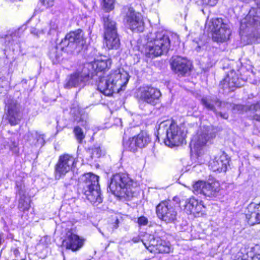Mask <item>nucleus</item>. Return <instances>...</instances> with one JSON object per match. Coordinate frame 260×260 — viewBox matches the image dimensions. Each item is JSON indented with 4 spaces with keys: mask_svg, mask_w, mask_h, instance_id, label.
I'll list each match as a JSON object with an SVG mask.
<instances>
[{
    "mask_svg": "<svg viewBox=\"0 0 260 260\" xmlns=\"http://www.w3.org/2000/svg\"><path fill=\"white\" fill-rule=\"evenodd\" d=\"M158 133L166 134L167 138L165 140V143L170 147L181 145L186 137V131L184 127L179 126L168 120L160 123Z\"/></svg>",
    "mask_w": 260,
    "mask_h": 260,
    "instance_id": "1",
    "label": "nucleus"
},
{
    "mask_svg": "<svg viewBox=\"0 0 260 260\" xmlns=\"http://www.w3.org/2000/svg\"><path fill=\"white\" fill-rule=\"evenodd\" d=\"M109 188L113 194L119 197H132L134 192L133 180L127 174L124 173L114 175Z\"/></svg>",
    "mask_w": 260,
    "mask_h": 260,
    "instance_id": "2",
    "label": "nucleus"
},
{
    "mask_svg": "<svg viewBox=\"0 0 260 260\" xmlns=\"http://www.w3.org/2000/svg\"><path fill=\"white\" fill-rule=\"evenodd\" d=\"M62 49L79 52L87 49V44L82 30L79 29L68 34L60 43Z\"/></svg>",
    "mask_w": 260,
    "mask_h": 260,
    "instance_id": "3",
    "label": "nucleus"
},
{
    "mask_svg": "<svg viewBox=\"0 0 260 260\" xmlns=\"http://www.w3.org/2000/svg\"><path fill=\"white\" fill-rule=\"evenodd\" d=\"M92 66L90 63H86L79 66L75 72L67 78L64 87L70 89L83 86L90 76V68Z\"/></svg>",
    "mask_w": 260,
    "mask_h": 260,
    "instance_id": "4",
    "label": "nucleus"
},
{
    "mask_svg": "<svg viewBox=\"0 0 260 260\" xmlns=\"http://www.w3.org/2000/svg\"><path fill=\"white\" fill-rule=\"evenodd\" d=\"M141 241L145 247L152 253H169L171 250L170 243L156 235L145 233Z\"/></svg>",
    "mask_w": 260,
    "mask_h": 260,
    "instance_id": "5",
    "label": "nucleus"
},
{
    "mask_svg": "<svg viewBox=\"0 0 260 260\" xmlns=\"http://www.w3.org/2000/svg\"><path fill=\"white\" fill-rule=\"evenodd\" d=\"M76 164V159L73 156L68 154L60 155L55 166V178L59 179L64 176L75 167Z\"/></svg>",
    "mask_w": 260,
    "mask_h": 260,
    "instance_id": "6",
    "label": "nucleus"
},
{
    "mask_svg": "<svg viewBox=\"0 0 260 260\" xmlns=\"http://www.w3.org/2000/svg\"><path fill=\"white\" fill-rule=\"evenodd\" d=\"M124 21L132 31L142 32L144 30V23L142 15L135 12L132 8H128Z\"/></svg>",
    "mask_w": 260,
    "mask_h": 260,
    "instance_id": "7",
    "label": "nucleus"
},
{
    "mask_svg": "<svg viewBox=\"0 0 260 260\" xmlns=\"http://www.w3.org/2000/svg\"><path fill=\"white\" fill-rule=\"evenodd\" d=\"M254 28L260 29V9L252 8L241 22L240 30L244 32L246 29Z\"/></svg>",
    "mask_w": 260,
    "mask_h": 260,
    "instance_id": "8",
    "label": "nucleus"
},
{
    "mask_svg": "<svg viewBox=\"0 0 260 260\" xmlns=\"http://www.w3.org/2000/svg\"><path fill=\"white\" fill-rule=\"evenodd\" d=\"M158 217L166 223H171L176 219L177 212L175 209L167 202L159 203L156 208Z\"/></svg>",
    "mask_w": 260,
    "mask_h": 260,
    "instance_id": "9",
    "label": "nucleus"
},
{
    "mask_svg": "<svg viewBox=\"0 0 260 260\" xmlns=\"http://www.w3.org/2000/svg\"><path fill=\"white\" fill-rule=\"evenodd\" d=\"M201 103L203 106L209 110L213 111L217 116H219L223 119L228 118V114L226 113H222L217 112L215 106L219 109L228 108L229 104L225 102L220 101L216 97H203L201 99Z\"/></svg>",
    "mask_w": 260,
    "mask_h": 260,
    "instance_id": "10",
    "label": "nucleus"
},
{
    "mask_svg": "<svg viewBox=\"0 0 260 260\" xmlns=\"http://www.w3.org/2000/svg\"><path fill=\"white\" fill-rule=\"evenodd\" d=\"M7 118L11 125L17 124L21 119L20 106L16 101L8 100L6 103Z\"/></svg>",
    "mask_w": 260,
    "mask_h": 260,
    "instance_id": "11",
    "label": "nucleus"
},
{
    "mask_svg": "<svg viewBox=\"0 0 260 260\" xmlns=\"http://www.w3.org/2000/svg\"><path fill=\"white\" fill-rule=\"evenodd\" d=\"M110 80H111V83L113 84V91L117 90H123V87H124L127 83L129 78L128 73L120 69H118L110 75Z\"/></svg>",
    "mask_w": 260,
    "mask_h": 260,
    "instance_id": "12",
    "label": "nucleus"
},
{
    "mask_svg": "<svg viewBox=\"0 0 260 260\" xmlns=\"http://www.w3.org/2000/svg\"><path fill=\"white\" fill-rule=\"evenodd\" d=\"M244 81L238 77L237 73L232 70L220 82V86L223 89H229L233 91L235 88L243 85Z\"/></svg>",
    "mask_w": 260,
    "mask_h": 260,
    "instance_id": "13",
    "label": "nucleus"
},
{
    "mask_svg": "<svg viewBox=\"0 0 260 260\" xmlns=\"http://www.w3.org/2000/svg\"><path fill=\"white\" fill-rule=\"evenodd\" d=\"M62 245L66 249L75 251L83 246V241L77 235L73 233L71 230H69L66 233V236L62 241Z\"/></svg>",
    "mask_w": 260,
    "mask_h": 260,
    "instance_id": "14",
    "label": "nucleus"
},
{
    "mask_svg": "<svg viewBox=\"0 0 260 260\" xmlns=\"http://www.w3.org/2000/svg\"><path fill=\"white\" fill-rule=\"evenodd\" d=\"M161 96L160 91L154 87L146 86L141 92L140 98L148 104L155 105Z\"/></svg>",
    "mask_w": 260,
    "mask_h": 260,
    "instance_id": "15",
    "label": "nucleus"
},
{
    "mask_svg": "<svg viewBox=\"0 0 260 260\" xmlns=\"http://www.w3.org/2000/svg\"><path fill=\"white\" fill-rule=\"evenodd\" d=\"M229 160L224 153L215 156L209 161V167L213 172H225Z\"/></svg>",
    "mask_w": 260,
    "mask_h": 260,
    "instance_id": "16",
    "label": "nucleus"
},
{
    "mask_svg": "<svg viewBox=\"0 0 260 260\" xmlns=\"http://www.w3.org/2000/svg\"><path fill=\"white\" fill-rule=\"evenodd\" d=\"M99 178V176L91 173L83 175L81 177V191L90 190L92 188L100 187Z\"/></svg>",
    "mask_w": 260,
    "mask_h": 260,
    "instance_id": "17",
    "label": "nucleus"
},
{
    "mask_svg": "<svg viewBox=\"0 0 260 260\" xmlns=\"http://www.w3.org/2000/svg\"><path fill=\"white\" fill-rule=\"evenodd\" d=\"M172 59V69L176 73L184 75L190 70L191 63L185 58L176 56L173 57Z\"/></svg>",
    "mask_w": 260,
    "mask_h": 260,
    "instance_id": "18",
    "label": "nucleus"
},
{
    "mask_svg": "<svg viewBox=\"0 0 260 260\" xmlns=\"http://www.w3.org/2000/svg\"><path fill=\"white\" fill-rule=\"evenodd\" d=\"M104 73L98 74L99 80L98 81V89L101 92L106 95H111L113 91V84H111L110 80V76L107 77L104 76Z\"/></svg>",
    "mask_w": 260,
    "mask_h": 260,
    "instance_id": "19",
    "label": "nucleus"
},
{
    "mask_svg": "<svg viewBox=\"0 0 260 260\" xmlns=\"http://www.w3.org/2000/svg\"><path fill=\"white\" fill-rule=\"evenodd\" d=\"M149 35L150 37H154V42L165 53L168 51L170 47V40L166 32L164 31L151 32Z\"/></svg>",
    "mask_w": 260,
    "mask_h": 260,
    "instance_id": "20",
    "label": "nucleus"
},
{
    "mask_svg": "<svg viewBox=\"0 0 260 260\" xmlns=\"http://www.w3.org/2000/svg\"><path fill=\"white\" fill-rule=\"evenodd\" d=\"M245 216L248 223L250 225L260 223V215L257 211V204L250 203L245 211Z\"/></svg>",
    "mask_w": 260,
    "mask_h": 260,
    "instance_id": "21",
    "label": "nucleus"
},
{
    "mask_svg": "<svg viewBox=\"0 0 260 260\" xmlns=\"http://www.w3.org/2000/svg\"><path fill=\"white\" fill-rule=\"evenodd\" d=\"M145 53L149 57L158 56L165 53L160 46L154 42V37L147 35V42L145 46Z\"/></svg>",
    "mask_w": 260,
    "mask_h": 260,
    "instance_id": "22",
    "label": "nucleus"
},
{
    "mask_svg": "<svg viewBox=\"0 0 260 260\" xmlns=\"http://www.w3.org/2000/svg\"><path fill=\"white\" fill-rule=\"evenodd\" d=\"M86 199L93 205H98L103 201L100 187L92 188L90 190L81 191Z\"/></svg>",
    "mask_w": 260,
    "mask_h": 260,
    "instance_id": "23",
    "label": "nucleus"
},
{
    "mask_svg": "<svg viewBox=\"0 0 260 260\" xmlns=\"http://www.w3.org/2000/svg\"><path fill=\"white\" fill-rule=\"evenodd\" d=\"M207 141L208 136L206 134H197L194 136L190 143L191 151L198 153Z\"/></svg>",
    "mask_w": 260,
    "mask_h": 260,
    "instance_id": "24",
    "label": "nucleus"
},
{
    "mask_svg": "<svg viewBox=\"0 0 260 260\" xmlns=\"http://www.w3.org/2000/svg\"><path fill=\"white\" fill-rule=\"evenodd\" d=\"M205 206L202 201H198L194 198H191L186 201L185 209L190 214L199 213L203 211Z\"/></svg>",
    "mask_w": 260,
    "mask_h": 260,
    "instance_id": "25",
    "label": "nucleus"
},
{
    "mask_svg": "<svg viewBox=\"0 0 260 260\" xmlns=\"http://www.w3.org/2000/svg\"><path fill=\"white\" fill-rule=\"evenodd\" d=\"M220 190V185L218 182L213 181L211 183L205 182L202 194L205 196L214 197Z\"/></svg>",
    "mask_w": 260,
    "mask_h": 260,
    "instance_id": "26",
    "label": "nucleus"
},
{
    "mask_svg": "<svg viewBox=\"0 0 260 260\" xmlns=\"http://www.w3.org/2000/svg\"><path fill=\"white\" fill-rule=\"evenodd\" d=\"M92 67L90 68V75L92 76L93 69L95 68V71L96 72V75L103 73L102 72H105L106 70L109 68L111 65V61L110 60H96L92 63H89Z\"/></svg>",
    "mask_w": 260,
    "mask_h": 260,
    "instance_id": "27",
    "label": "nucleus"
},
{
    "mask_svg": "<svg viewBox=\"0 0 260 260\" xmlns=\"http://www.w3.org/2000/svg\"><path fill=\"white\" fill-rule=\"evenodd\" d=\"M104 36L117 34L116 22L109 16L104 17Z\"/></svg>",
    "mask_w": 260,
    "mask_h": 260,
    "instance_id": "28",
    "label": "nucleus"
},
{
    "mask_svg": "<svg viewBox=\"0 0 260 260\" xmlns=\"http://www.w3.org/2000/svg\"><path fill=\"white\" fill-rule=\"evenodd\" d=\"M104 42L109 49H117L120 46V39L118 34L104 36Z\"/></svg>",
    "mask_w": 260,
    "mask_h": 260,
    "instance_id": "29",
    "label": "nucleus"
},
{
    "mask_svg": "<svg viewBox=\"0 0 260 260\" xmlns=\"http://www.w3.org/2000/svg\"><path fill=\"white\" fill-rule=\"evenodd\" d=\"M231 31L230 28V25H228L225 27H222L220 30H219L216 32L213 35L212 39L214 41L217 42H224L229 39Z\"/></svg>",
    "mask_w": 260,
    "mask_h": 260,
    "instance_id": "30",
    "label": "nucleus"
},
{
    "mask_svg": "<svg viewBox=\"0 0 260 260\" xmlns=\"http://www.w3.org/2000/svg\"><path fill=\"white\" fill-rule=\"evenodd\" d=\"M137 141L135 137L133 138H128L126 132L124 133L123 137V145L126 150L136 152L139 148L137 144Z\"/></svg>",
    "mask_w": 260,
    "mask_h": 260,
    "instance_id": "31",
    "label": "nucleus"
},
{
    "mask_svg": "<svg viewBox=\"0 0 260 260\" xmlns=\"http://www.w3.org/2000/svg\"><path fill=\"white\" fill-rule=\"evenodd\" d=\"M209 27L212 32V36L219 30H221L222 27H225L228 25L225 21H224L221 18H214L210 20L209 22ZM217 34H216V36Z\"/></svg>",
    "mask_w": 260,
    "mask_h": 260,
    "instance_id": "32",
    "label": "nucleus"
},
{
    "mask_svg": "<svg viewBox=\"0 0 260 260\" xmlns=\"http://www.w3.org/2000/svg\"><path fill=\"white\" fill-rule=\"evenodd\" d=\"M137 144L139 148H143L146 146L150 142V138L149 135L145 132H141L136 137H135Z\"/></svg>",
    "mask_w": 260,
    "mask_h": 260,
    "instance_id": "33",
    "label": "nucleus"
},
{
    "mask_svg": "<svg viewBox=\"0 0 260 260\" xmlns=\"http://www.w3.org/2000/svg\"><path fill=\"white\" fill-rule=\"evenodd\" d=\"M245 254L248 256L250 260H253L256 258L258 259H260V245H255L252 247L249 251H247Z\"/></svg>",
    "mask_w": 260,
    "mask_h": 260,
    "instance_id": "34",
    "label": "nucleus"
},
{
    "mask_svg": "<svg viewBox=\"0 0 260 260\" xmlns=\"http://www.w3.org/2000/svg\"><path fill=\"white\" fill-rule=\"evenodd\" d=\"M28 137H35L36 141H32L29 140L30 143L32 145H43L44 144V140L43 135L39 134L37 132H29L28 133Z\"/></svg>",
    "mask_w": 260,
    "mask_h": 260,
    "instance_id": "35",
    "label": "nucleus"
},
{
    "mask_svg": "<svg viewBox=\"0 0 260 260\" xmlns=\"http://www.w3.org/2000/svg\"><path fill=\"white\" fill-rule=\"evenodd\" d=\"M30 200L26 199L23 194L20 198L19 201L18 208L22 211L28 210L30 208Z\"/></svg>",
    "mask_w": 260,
    "mask_h": 260,
    "instance_id": "36",
    "label": "nucleus"
},
{
    "mask_svg": "<svg viewBox=\"0 0 260 260\" xmlns=\"http://www.w3.org/2000/svg\"><path fill=\"white\" fill-rule=\"evenodd\" d=\"M61 56L60 50H58L57 47H53L50 52L49 57L53 63L58 62Z\"/></svg>",
    "mask_w": 260,
    "mask_h": 260,
    "instance_id": "37",
    "label": "nucleus"
},
{
    "mask_svg": "<svg viewBox=\"0 0 260 260\" xmlns=\"http://www.w3.org/2000/svg\"><path fill=\"white\" fill-rule=\"evenodd\" d=\"M205 181L199 180L195 182L192 186V191L196 194H202L204 189Z\"/></svg>",
    "mask_w": 260,
    "mask_h": 260,
    "instance_id": "38",
    "label": "nucleus"
},
{
    "mask_svg": "<svg viewBox=\"0 0 260 260\" xmlns=\"http://www.w3.org/2000/svg\"><path fill=\"white\" fill-rule=\"evenodd\" d=\"M73 132L77 141L82 143L85 137L82 129L79 126H76L74 127Z\"/></svg>",
    "mask_w": 260,
    "mask_h": 260,
    "instance_id": "39",
    "label": "nucleus"
},
{
    "mask_svg": "<svg viewBox=\"0 0 260 260\" xmlns=\"http://www.w3.org/2000/svg\"><path fill=\"white\" fill-rule=\"evenodd\" d=\"M114 0H103V7L107 11H111L114 9Z\"/></svg>",
    "mask_w": 260,
    "mask_h": 260,
    "instance_id": "40",
    "label": "nucleus"
},
{
    "mask_svg": "<svg viewBox=\"0 0 260 260\" xmlns=\"http://www.w3.org/2000/svg\"><path fill=\"white\" fill-rule=\"evenodd\" d=\"M102 154V150L99 146H94L92 149L91 157L95 158H99Z\"/></svg>",
    "mask_w": 260,
    "mask_h": 260,
    "instance_id": "41",
    "label": "nucleus"
},
{
    "mask_svg": "<svg viewBox=\"0 0 260 260\" xmlns=\"http://www.w3.org/2000/svg\"><path fill=\"white\" fill-rule=\"evenodd\" d=\"M87 115L84 113L81 115V117L79 120H78V122L80 123L81 125L86 126L87 123Z\"/></svg>",
    "mask_w": 260,
    "mask_h": 260,
    "instance_id": "42",
    "label": "nucleus"
},
{
    "mask_svg": "<svg viewBox=\"0 0 260 260\" xmlns=\"http://www.w3.org/2000/svg\"><path fill=\"white\" fill-rule=\"evenodd\" d=\"M138 223L140 225H146L148 223V219L144 216H141L138 218Z\"/></svg>",
    "mask_w": 260,
    "mask_h": 260,
    "instance_id": "43",
    "label": "nucleus"
},
{
    "mask_svg": "<svg viewBox=\"0 0 260 260\" xmlns=\"http://www.w3.org/2000/svg\"><path fill=\"white\" fill-rule=\"evenodd\" d=\"M43 5L46 7H50L53 6L54 0H41Z\"/></svg>",
    "mask_w": 260,
    "mask_h": 260,
    "instance_id": "44",
    "label": "nucleus"
},
{
    "mask_svg": "<svg viewBox=\"0 0 260 260\" xmlns=\"http://www.w3.org/2000/svg\"><path fill=\"white\" fill-rule=\"evenodd\" d=\"M258 109H260V102H257L256 104H252L249 107V110L251 111H256Z\"/></svg>",
    "mask_w": 260,
    "mask_h": 260,
    "instance_id": "45",
    "label": "nucleus"
},
{
    "mask_svg": "<svg viewBox=\"0 0 260 260\" xmlns=\"http://www.w3.org/2000/svg\"><path fill=\"white\" fill-rule=\"evenodd\" d=\"M203 2L205 4L209 5L210 6H215L217 3L218 0H203Z\"/></svg>",
    "mask_w": 260,
    "mask_h": 260,
    "instance_id": "46",
    "label": "nucleus"
},
{
    "mask_svg": "<svg viewBox=\"0 0 260 260\" xmlns=\"http://www.w3.org/2000/svg\"><path fill=\"white\" fill-rule=\"evenodd\" d=\"M17 146L18 144L16 143L13 142L10 145V149H11L12 151H14V152H17Z\"/></svg>",
    "mask_w": 260,
    "mask_h": 260,
    "instance_id": "47",
    "label": "nucleus"
},
{
    "mask_svg": "<svg viewBox=\"0 0 260 260\" xmlns=\"http://www.w3.org/2000/svg\"><path fill=\"white\" fill-rule=\"evenodd\" d=\"M11 251H12V252L13 253V254L16 257H18L20 253H19V250L17 248H13V249H12Z\"/></svg>",
    "mask_w": 260,
    "mask_h": 260,
    "instance_id": "48",
    "label": "nucleus"
},
{
    "mask_svg": "<svg viewBox=\"0 0 260 260\" xmlns=\"http://www.w3.org/2000/svg\"><path fill=\"white\" fill-rule=\"evenodd\" d=\"M42 32L43 33V31H39L38 30H37L35 28H33L31 30V34H33L36 36H39V35Z\"/></svg>",
    "mask_w": 260,
    "mask_h": 260,
    "instance_id": "49",
    "label": "nucleus"
},
{
    "mask_svg": "<svg viewBox=\"0 0 260 260\" xmlns=\"http://www.w3.org/2000/svg\"><path fill=\"white\" fill-rule=\"evenodd\" d=\"M253 118H254V119H255L257 121H260V115H259L258 114H255V115H254Z\"/></svg>",
    "mask_w": 260,
    "mask_h": 260,
    "instance_id": "50",
    "label": "nucleus"
},
{
    "mask_svg": "<svg viewBox=\"0 0 260 260\" xmlns=\"http://www.w3.org/2000/svg\"><path fill=\"white\" fill-rule=\"evenodd\" d=\"M26 137H27V140L28 141H29V142H30L29 140H31V141H36V138H35V137H28V134H27V135H26Z\"/></svg>",
    "mask_w": 260,
    "mask_h": 260,
    "instance_id": "51",
    "label": "nucleus"
},
{
    "mask_svg": "<svg viewBox=\"0 0 260 260\" xmlns=\"http://www.w3.org/2000/svg\"><path fill=\"white\" fill-rule=\"evenodd\" d=\"M254 1L258 7L257 9H260V0H254Z\"/></svg>",
    "mask_w": 260,
    "mask_h": 260,
    "instance_id": "52",
    "label": "nucleus"
},
{
    "mask_svg": "<svg viewBox=\"0 0 260 260\" xmlns=\"http://www.w3.org/2000/svg\"><path fill=\"white\" fill-rule=\"evenodd\" d=\"M19 194H21V193H23V191H22V189H21V185L20 184V189H19Z\"/></svg>",
    "mask_w": 260,
    "mask_h": 260,
    "instance_id": "53",
    "label": "nucleus"
},
{
    "mask_svg": "<svg viewBox=\"0 0 260 260\" xmlns=\"http://www.w3.org/2000/svg\"><path fill=\"white\" fill-rule=\"evenodd\" d=\"M133 241L134 242H135V243H136V242H139V239H138V238H134L133 239Z\"/></svg>",
    "mask_w": 260,
    "mask_h": 260,
    "instance_id": "54",
    "label": "nucleus"
},
{
    "mask_svg": "<svg viewBox=\"0 0 260 260\" xmlns=\"http://www.w3.org/2000/svg\"><path fill=\"white\" fill-rule=\"evenodd\" d=\"M2 235L0 234V246L1 245L2 243Z\"/></svg>",
    "mask_w": 260,
    "mask_h": 260,
    "instance_id": "55",
    "label": "nucleus"
},
{
    "mask_svg": "<svg viewBox=\"0 0 260 260\" xmlns=\"http://www.w3.org/2000/svg\"><path fill=\"white\" fill-rule=\"evenodd\" d=\"M19 183L18 182H16V186L18 188H19V185H18Z\"/></svg>",
    "mask_w": 260,
    "mask_h": 260,
    "instance_id": "56",
    "label": "nucleus"
}]
</instances>
